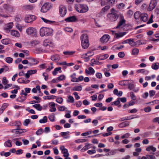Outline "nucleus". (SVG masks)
Segmentation results:
<instances>
[{"label": "nucleus", "mask_w": 159, "mask_h": 159, "mask_svg": "<svg viewBox=\"0 0 159 159\" xmlns=\"http://www.w3.org/2000/svg\"><path fill=\"white\" fill-rule=\"evenodd\" d=\"M82 48L84 49H87L89 45L88 36L87 34H82L80 37Z\"/></svg>", "instance_id": "f257e3e1"}, {"label": "nucleus", "mask_w": 159, "mask_h": 159, "mask_svg": "<svg viewBox=\"0 0 159 159\" xmlns=\"http://www.w3.org/2000/svg\"><path fill=\"white\" fill-rule=\"evenodd\" d=\"M53 30L50 28L42 27L40 30V35L41 36H48L52 35Z\"/></svg>", "instance_id": "f03ea898"}, {"label": "nucleus", "mask_w": 159, "mask_h": 159, "mask_svg": "<svg viewBox=\"0 0 159 159\" xmlns=\"http://www.w3.org/2000/svg\"><path fill=\"white\" fill-rule=\"evenodd\" d=\"M75 8L77 11L81 13H85L89 10V7L87 6L80 4H76Z\"/></svg>", "instance_id": "7ed1b4c3"}, {"label": "nucleus", "mask_w": 159, "mask_h": 159, "mask_svg": "<svg viewBox=\"0 0 159 159\" xmlns=\"http://www.w3.org/2000/svg\"><path fill=\"white\" fill-rule=\"evenodd\" d=\"M119 16L116 12H112L108 13L107 16V19L111 22L116 21Z\"/></svg>", "instance_id": "20e7f679"}, {"label": "nucleus", "mask_w": 159, "mask_h": 159, "mask_svg": "<svg viewBox=\"0 0 159 159\" xmlns=\"http://www.w3.org/2000/svg\"><path fill=\"white\" fill-rule=\"evenodd\" d=\"M26 33L32 37H36L37 35V31L33 27H30L26 30Z\"/></svg>", "instance_id": "39448f33"}, {"label": "nucleus", "mask_w": 159, "mask_h": 159, "mask_svg": "<svg viewBox=\"0 0 159 159\" xmlns=\"http://www.w3.org/2000/svg\"><path fill=\"white\" fill-rule=\"evenodd\" d=\"M120 21L118 22L117 25L116 26V29H119L120 27L125 24L126 20L124 19V16L122 15H121L119 16Z\"/></svg>", "instance_id": "423d86ee"}, {"label": "nucleus", "mask_w": 159, "mask_h": 159, "mask_svg": "<svg viewBox=\"0 0 159 159\" xmlns=\"http://www.w3.org/2000/svg\"><path fill=\"white\" fill-rule=\"evenodd\" d=\"M29 66H35L39 63V61L36 58H30L29 59Z\"/></svg>", "instance_id": "0eeeda50"}, {"label": "nucleus", "mask_w": 159, "mask_h": 159, "mask_svg": "<svg viewBox=\"0 0 159 159\" xmlns=\"http://www.w3.org/2000/svg\"><path fill=\"white\" fill-rule=\"evenodd\" d=\"M36 19L35 16L33 15H28L25 18V21L27 23H31Z\"/></svg>", "instance_id": "6e6552de"}, {"label": "nucleus", "mask_w": 159, "mask_h": 159, "mask_svg": "<svg viewBox=\"0 0 159 159\" xmlns=\"http://www.w3.org/2000/svg\"><path fill=\"white\" fill-rule=\"evenodd\" d=\"M59 8V13L62 16H64L66 13V7L63 5H60Z\"/></svg>", "instance_id": "1a4fd4ad"}, {"label": "nucleus", "mask_w": 159, "mask_h": 159, "mask_svg": "<svg viewBox=\"0 0 159 159\" xmlns=\"http://www.w3.org/2000/svg\"><path fill=\"white\" fill-rule=\"evenodd\" d=\"M156 5V1L155 0H151L148 9V11H152Z\"/></svg>", "instance_id": "9d476101"}, {"label": "nucleus", "mask_w": 159, "mask_h": 159, "mask_svg": "<svg viewBox=\"0 0 159 159\" xmlns=\"http://www.w3.org/2000/svg\"><path fill=\"white\" fill-rule=\"evenodd\" d=\"M34 4L27 5L23 6L22 8L23 10L26 11H30L33 10L35 7Z\"/></svg>", "instance_id": "9b49d317"}, {"label": "nucleus", "mask_w": 159, "mask_h": 159, "mask_svg": "<svg viewBox=\"0 0 159 159\" xmlns=\"http://www.w3.org/2000/svg\"><path fill=\"white\" fill-rule=\"evenodd\" d=\"M65 20L68 22H75L77 20V19L75 16H72L66 18Z\"/></svg>", "instance_id": "f8f14e48"}, {"label": "nucleus", "mask_w": 159, "mask_h": 159, "mask_svg": "<svg viewBox=\"0 0 159 159\" xmlns=\"http://www.w3.org/2000/svg\"><path fill=\"white\" fill-rule=\"evenodd\" d=\"M49 9L48 4L47 3H44L42 6L40 11L42 12L45 13L47 12Z\"/></svg>", "instance_id": "ddd939ff"}, {"label": "nucleus", "mask_w": 159, "mask_h": 159, "mask_svg": "<svg viewBox=\"0 0 159 159\" xmlns=\"http://www.w3.org/2000/svg\"><path fill=\"white\" fill-rule=\"evenodd\" d=\"M110 36L108 34H105L103 35L100 39V41L103 43H106L109 40Z\"/></svg>", "instance_id": "4468645a"}, {"label": "nucleus", "mask_w": 159, "mask_h": 159, "mask_svg": "<svg viewBox=\"0 0 159 159\" xmlns=\"http://www.w3.org/2000/svg\"><path fill=\"white\" fill-rule=\"evenodd\" d=\"M109 57L107 54L100 55L98 56L96 58L97 60H102L107 58Z\"/></svg>", "instance_id": "2eb2a0df"}, {"label": "nucleus", "mask_w": 159, "mask_h": 159, "mask_svg": "<svg viewBox=\"0 0 159 159\" xmlns=\"http://www.w3.org/2000/svg\"><path fill=\"white\" fill-rule=\"evenodd\" d=\"M148 15L147 14H142L140 15V20L143 22H146L148 20Z\"/></svg>", "instance_id": "dca6fc26"}, {"label": "nucleus", "mask_w": 159, "mask_h": 159, "mask_svg": "<svg viewBox=\"0 0 159 159\" xmlns=\"http://www.w3.org/2000/svg\"><path fill=\"white\" fill-rule=\"evenodd\" d=\"M110 7L109 5H107L103 8L100 12V13L101 15H103L105 12H107L110 8Z\"/></svg>", "instance_id": "f3484780"}, {"label": "nucleus", "mask_w": 159, "mask_h": 159, "mask_svg": "<svg viewBox=\"0 0 159 159\" xmlns=\"http://www.w3.org/2000/svg\"><path fill=\"white\" fill-rule=\"evenodd\" d=\"M60 57L59 55L56 54L52 56L51 59L53 61H58L60 59Z\"/></svg>", "instance_id": "a211bd4d"}, {"label": "nucleus", "mask_w": 159, "mask_h": 159, "mask_svg": "<svg viewBox=\"0 0 159 159\" xmlns=\"http://www.w3.org/2000/svg\"><path fill=\"white\" fill-rule=\"evenodd\" d=\"M11 34L14 36L19 37L20 36V34L19 32L16 30H12L10 32Z\"/></svg>", "instance_id": "6ab92c4d"}, {"label": "nucleus", "mask_w": 159, "mask_h": 159, "mask_svg": "<svg viewBox=\"0 0 159 159\" xmlns=\"http://www.w3.org/2000/svg\"><path fill=\"white\" fill-rule=\"evenodd\" d=\"M129 124V122L127 121H124L120 124L119 125V127L123 128L128 126Z\"/></svg>", "instance_id": "aec40b11"}, {"label": "nucleus", "mask_w": 159, "mask_h": 159, "mask_svg": "<svg viewBox=\"0 0 159 159\" xmlns=\"http://www.w3.org/2000/svg\"><path fill=\"white\" fill-rule=\"evenodd\" d=\"M20 121H16L14 122H12L10 125L12 126H16L17 127V129H18V128H20Z\"/></svg>", "instance_id": "412c9836"}, {"label": "nucleus", "mask_w": 159, "mask_h": 159, "mask_svg": "<svg viewBox=\"0 0 159 159\" xmlns=\"http://www.w3.org/2000/svg\"><path fill=\"white\" fill-rule=\"evenodd\" d=\"M57 71H59L60 73H61L62 71L61 70V67H58L56 68L52 72V74L53 75H55L57 74Z\"/></svg>", "instance_id": "4be33fe9"}, {"label": "nucleus", "mask_w": 159, "mask_h": 159, "mask_svg": "<svg viewBox=\"0 0 159 159\" xmlns=\"http://www.w3.org/2000/svg\"><path fill=\"white\" fill-rule=\"evenodd\" d=\"M32 107L39 111H41L42 108V107L40 106V104L38 103L33 105Z\"/></svg>", "instance_id": "5701e85b"}, {"label": "nucleus", "mask_w": 159, "mask_h": 159, "mask_svg": "<svg viewBox=\"0 0 159 159\" xmlns=\"http://www.w3.org/2000/svg\"><path fill=\"white\" fill-rule=\"evenodd\" d=\"M42 20L45 23L49 24H52L55 23V21H51L46 19L43 17H41Z\"/></svg>", "instance_id": "b1692460"}, {"label": "nucleus", "mask_w": 159, "mask_h": 159, "mask_svg": "<svg viewBox=\"0 0 159 159\" xmlns=\"http://www.w3.org/2000/svg\"><path fill=\"white\" fill-rule=\"evenodd\" d=\"M4 145L5 147L8 148H11L12 146L11 140L9 139L6 141L4 143Z\"/></svg>", "instance_id": "393cba45"}, {"label": "nucleus", "mask_w": 159, "mask_h": 159, "mask_svg": "<svg viewBox=\"0 0 159 159\" xmlns=\"http://www.w3.org/2000/svg\"><path fill=\"white\" fill-rule=\"evenodd\" d=\"M129 80H124L120 81L119 82V84L121 86H126L129 84Z\"/></svg>", "instance_id": "a878e982"}, {"label": "nucleus", "mask_w": 159, "mask_h": 159, "mask_svg": "<svg viewBox=\"0 0 159 159\" xmlns=\"http://www.w3.org/2000/svg\"><path fill=\"white\" fill-rule=\"evenodd\" d=\"M75 52V51H66L63 52V53L65 55L70 56L74 54Z\"/></svg>", "instance_id": "bb28decb"}, {"label": "nucleus", "mask_w": 159, "mask_h": 159, "mask_svg": "<svg viewBox=\"0 0 159 159\" xmlns=\"http://www.w3.org/2000/svg\"><path fill=\"white\" fill-rule=\"evenodd\" d=\"M152 68L155 70H157L159 68V63L157 62L153 63L151 66Z\"/></svg>", "instance_id": "cd10ccee"}, {"label": "nucleus", "mask_w": 159, "mask_h": 159, "mask_svg": "<svg viewBox=\"0 0 159 159\" xmlns=\"http://www.w3.org/2000/svg\"><path fill=\"white\" fill-rule=\"evenodd\" d=\"M26 97L25 96H21L18 97L16 101L20 102H23L25 101L26 99Z\"/></svg>", "instance_id": "c85d7f7f"}, {"label": "nucleus", "mask_w": 159, "mask_h": 159, "mask_svg": "<svg viewBox=\"0 0 159 159\" xmlns=\"http://www.w3.org/2000/svg\"><path fill=\"white\" fill-rule=\"evenodd\" d=\"M82 89V87L81 85L79 86H75L72 89L73 91H81Z\"/></svg>", "instance_id": "c756f323"}, {"label": "nucleus", "mask_w": 159, "mask_h": 159, "mask_svg": "<svg viewBox=\"0 0 159 159\" xmlns=\"http://www.w3.org/2000/svg\"><path fill=\"white\" fill-rule=\"evenodd\" d=\"M51 42L48 39L45 40L43 43V45L44 46L47 47L48 46H49L50 44H51Z\"/></svg>", "instance_id": "7c9ffc66"}, {"label": "nucleus", "mask_w": 159, "mask_h": 159, "mask_svg": "<svg viewBox=\"0 0 159 159\" xmlns=\"http://www.w3.org/2000/svg\"><path fill=\"white\" fill-rule=\"evenodd\" d=\"M137 72L138 73H142L144 75H146L148 73V71L144 69H141L138 70L137 71Z\"/></svg>", "instance_id": "2f4dec72"}, {"label": "nucleus", "mask_w": 159, "mask_h": 159, "mask_svg": "<svg viewBox=\"0 0 159 159\" xmlns=\"http://www.w3.org/2000/svg\"><path fill=\"white\" fill-rule=\"evenodd\" d=\"M128 43L132 47H134L136 45V42L134 41V39H129Z\"/></svg>", "instance_id": "473e14b6"}, {"label": "nucleus", "mask_w": 159, "mask_h": 159, "mask_svg": "<svg viewBox=\"0 0 159 159\" xmlns=\"http://www.w3.org/2000/svg\"><path fill=\"white\" fill-rule=\"evenodd\" d=\"M90 144L89 143H86L85 144V146L83 147V148L82 149V151L84 152L85 151L89 149L90 147Z\"/></svg>", "instance_id": "72a5a7b5"}, {"label": "nucleus", "mask_w": 159, "mask_h": 159, "mask_svg": "<svg viewBox=\"0 0 159 159\" xmlns=\"http://www.w3.org/2000/svg\"><path fill=\"white\" fill-rule=\"evenodd\" d=\"M7 9L10 12H12L14 11L15 8L13 6L9 5L7 6Z\"/></svg>", "instance_id": "f704fd0d"}, {"label": "nucleus", "mask_w": 159, "mask_h": 159, "mask_svg": "<svg viewBox=\"0 0 159 159\" xmlns=\"http://www.w3.org/2000/svg\"><path fill=\"white\" fill-rule=\"evenodd\" d=\"M62 153L64 154V157H68L69 156V153H68V150L66 148H65L62 150Z\"/></svg>", "instance_id": "c9c22d12"}, {"label": "nucleus", "mask_w": 159, "mask_h": 159, "mask_svg": "<svg viewBox=\"0 0 159 159\" xmlns=\"http://www.w3.org/2000/svg\"><path fill=\"white\" fill-rule=\"evenodd\" d=\"M98 61H96L95 59H92L91 60V62L92 64L96 65H101L102 64V62H99Z\"/></svg>", "instance_id": "e433bc0d"}, {"label": "nucleus", "mask_w": 159, "mask_h": 159, "mask_svg": "<svg viewBox=\"0 0 159 159\" xmlns=\"http://www.w3.org/2000/svg\"><path fill=\"white\" fill-rule=\"evenodd\" d=\"M47 117L46 116H44L43 119L39 120V122L40 123H45L47 122Z\"/></svg>", "instance_id": "4c0bfd02"}, {"label": "nucleus", "mask_w": 159, "mask_h": 159, "mask_svg": "<svg viewBox=\"0 0 159 159\" xmlns=\"http://www.w3.org/2000/svg\"><path fill=\"white\" fill-rule=\"evenodd\" d=\"M43 132V129L40 128L36 132V134L37 135H40L42 134Z\"/></svg>", "instance_id": "58836bf2"}, {"label": "nucleus", "mask_w": 159, "mask_h": 159, "mask_svg": "<svg viewBox=\"0 0 159 159\" xmlns=\"http://www.w3.org/2000/svg\"><path fill=\"white\" fill-rule=\"evenodd\" d=\"M69 100H67V102H68L73 103L74 102V98L72 96L70 95L68 97Z\"/></svg>", "instance_id": "ea45409f"}, {"label": "nucleus", "mask_w": 159, "mask_h": 159, "mask_svg": "<svg viewBox=\"0 0 159 159\" xmlns=\"http://www.w3.org/2000/svg\"><path fill=\"white\" fill-rule=\"evenodd\" d=\"M25 130H26L25 129H20V128H19L18 129L17 128L16 129V134H21L25 132Z\"/></svg>", "instance_id": "a19ab883"}, {"label": "nucleus", "mask_w": 159, "mask_h": 159, "mask_svg": "<svg viewBox=\"0 0 159 159\" xmlns=\"http://www.w3.org/2000/svg\"><path fill=\"white\" fill-rule=\"evenodd\" d=\"M2 43L4 44L7 45L9 43V41L7 39H2L1 40Z\"/></svg>", "instance_id": "79ce46f5"}, {"label": "nucleus", "mask_w": 159, "mask_h": 159, "mask_svg": "<svg viewBox=\"0 0 159 159\" xmlns=\"http://www.w3.org/2000/svg\"><path fill=\"white\" fill-rule=\"evenodd\" d=\"M87 140L85 139H78L75 141V142L77 143H84L87 141Z\"/></svg>", "instance_id": "37998d69"}, {"label": "nucleus", "mask_w": 159, "mask_h": 159, "mask_svg": "<svg viewBox=\"0 0 159 159\" xmlns=\"http://www.w3.org/2000/svg\"><path fill=\"white\" fill-rule=\"evenodd\" d=\"M120 103V101L119 100H118L117 98L116 101L111 102V104L112 105L117 106L118 105H119Z\"/></svg>", "instance_id": "c03bdc74"}, {"label": "nucleus", "mask_w": 159, "mask_h": 159, "mask_svg": "<svg viewBox=\"0 0 159 159\" xmlns=\"http://www.w3.org/2000/svg\"><path fill=\"white\" fill-rule=\"evenodd\" d=\"M13 60V58L11 57H7L6 58V61L8 63H12Z\"/></svg>", "instance_id": "a18cd8bd"}, {"label": "nucleus", "mask_w": 159, "mask_h": 159, "mask_svg": "<svg viewBox=\"0 0 159 159\" xmlns=\"http://www.w3.org/2000/svg\"><path fill=\"white\" fill-rule=\"evenodd\" d=\"M139 50L138 48L134 49L132 51V54L134 55H136L139 52Z\"/></svg>", "instance_id": "49530a36"}, {"label": "nucleus", "mask_w": 159, "mask_h": 159, "mask_svg": "<svg viewBox=\"0 0 159 159\" xmlns=\"http://www.w3.org/2000/svg\"><path fill=\"white\" fill-rule=\"evenodd\" d=\"M15 20L16 21H19L21 20V16L20 14H18L16 16Z\"/></svg>", "instance_id": "de8ad7c7"}, {"label": "nucleus", "mask_w": 159, "mask_h": 159, "mask_svg": "<svg viewBox=\"0 0 159 159\" xmlns=\"http://www.w3.org/2000/svg\"><path fill=\"white\" fill-rule=\"evenodd\" d=\"M143 110L146 112H149L151 111V108L150 106L144 107Z\"/></svg>", "instance_id": "09e8293b"}, {"label": "nucleus", "mask_w": 159, "mask_h": 159, "mask_svg": "<svg viewBox=\"0 0 159 159\" xmlns=\"http://www.w3.org/2000/svg\"><path fill=\"white\" fill-rule=\"evenodd\" d=\"M2 83L4 85H6L8 83V80L6 79V77H3L2 78Z\"/></svg>", "instance_id": "8fccbe9b"}, {"label": "nucleus", "mask_w": 159, "mask_h": 159, "mask_svg": "<svg viewBox=\"0 0 159 159\" xmlns=\"http://www.w3.org/2000/svg\"><path fill=\"white\" fill-rule=\"evenodd\" d=\"M70 133L69 131H67L66 132H61L60 133L61 135L63 136L65 138H67V137H65V136L68 134Z\"/></svg>", "instance_id": "3c124183"}, {"label": "nucleus", "mask_w": 159, "mask_h": 159, "mask_svg": "<svg viewBox=\"0 0 159 159\" xmlns=\"http://www.w3.org/2000/svg\"><path fill=\"white\" fill-rule=\"evenodd\" d=\"M30 120L29 119H25L23 123V125L25 126H27L30 123Z\"/></svg>", "instance_id": "603ef678"}, {"label": "nucleus", "mask_w": 159, "mask_h": 159, "mask_svg": "<svg viewBox=\"0 0 159 159\" xmlns=\"http://www.w3.org/2000/svg\"><path fill=\"white\" fill-rule=\"evenodd\" d=\"M140 15L138 12H136L134 14V17L135 19H138L140 17Z\"/></svg>", "instance_id": "864d4df0"}, {"label": "nucleus", "mask_w": 159, "mask_h": 159, "mask_svg": "<svg viewBox=\"0 0 159 159\" xmlns=\"http://www.w3.org/2000/svg\"><path fill=\"white\" fill-rule=\"evenodd\" d=\"M101 5L102 6H103L106 5L108 2V0H101Z\"/></svg>", "instance_id": "5fc2aeb1"}, {"label": "nucleus", "mask_w": 159, "mask_h": 159, "mask_svg": "<svg viewBox=\"0 0 159 159\" xmlns=\"http://www.w3.org/2000/svg\"><path fill=\"white\" fill-rule=\"evenodd\" d=\"M63 99L61 97L58 98L56 100V101L59 104H61L63 102Z\"/></svg>", "instance_id": "6e6d98bb"}, {"label": "nucleus", "mask_w": 159, "mask_h": 159, "mask_svg": "<svg viewBox=\"0 0 159 159\" xmlns=\"http://www.w3.org/2000/svg\"><path fill=\"white\" fill-rule=\"evenodd\" d=\"M28 72H29L30 74L31 75L36 73L37 72V70L36 69L34 70H28Z\"/></svg>", "instance_id": "4d7b16f0"}, {"label": "nucleus", "mask_w": 159, "mask_h": 159, "mask_svg": "<svg viewBox=\"0 0 159 159\" xmlns=\"http://www.w3.org/2000/svg\"><path fill=\"white\" fill-rule=\"evenodd\" d=\"M25 80V78H21L18 79L17 80V81L18 83H20L24 84Z\"/></svg>", "instance_id": "13d9d810"}, {"label": "nucleus", "mask_w": 159, "mask_h": 159, "mask_svg": "<svg viewBox=\"0 0 159 159\" xmlns=\"http://www.w3.org/2000/svg\"><path fill=\"white\" fill-rule=\"evenodd\" d=\"M130 134L129 133H127L121 136V138L122 139H124L125 138H128Z\"/></svg>", "instance_id": "bf43d9fd"}, {"label": "nucleus", "mask_w": 159, "mask_h": 159, "mask_svg": "<svg viewBox=\"0 0 159 159\" xmlns=\"http://www.w3.org/2000/svg\"><path fill=\"white\" fill-rule=\"evenodd\" d=\"M8 106V105L7 103H4L2 104V106L1 107V108L3 110H4Z\"/></svg>", "instance_id": "052dcab7"}, {"label": "nucleus", "mask_w": 159, "mask_h": 159, "mask_svg": "<svg viewBox=\"0 0 159 159\" xmlns=\"http://www.w3.org/2000/svg\"><path fill=\"white\" fill-rule=\"evenodd\" d=\"M66 79L65 76L63 75H61L57 77V79L59 80H63Z\"/></svg>", "instance_id": "680f3d73"}, {"label": "nucleus", "mask_w": 159, "mask_h": 159, "mask_svg": "<svg viewBox=\"0 0 159 159\" xmlns=\"http://www.w3.org/2000/svg\"><path fill=\"white\" fill-rule=\"evenodd\" d=\"M51 144H52L55 145H57L59 141L57 139H52V140Z\"/></svg>", "instance_id": "e2e57ef3"}, {"label": "nucleus", "mask_w": 159, "mask_h": 159, "mask_svg": "<svg viewBox=\"0 0 159 159\" xmlns=\"http://www.w3.org/2000/svg\"><path fill=\"white\" fill-rule=\"evenodd\" d=\"M128 84L127 85L128 86V89L131 90L134 87V85L132 84H131L129 82Z\"/></svg>", "instance_id": "0e129e2a"}, {"label": "nucleus", "mask_w": 159, "mask_h": 159, "mask_svg": "<svg viewBox=\"0 0 159 159\" xmlns=\"http://www.w3.org/2000/svg\"><path fill=\"white\" fill-rule=\"evenodd\" d=\"M118 151H119V150L118 149H115L112 150L110 152L111 155H114L116 153H117Z\"/></svg>", "instance_id": "69168bd1"}, {"label": "nucleus", "mask_w": 159, "mask_h": 159, "mask_svg": "<svg viewBox=\"0 0 159 159\" xmlns=\"http://www.w3.org/2000/svg\"><path fill=\"white\" fill-rule=\"evenodd\" d=\"M125 55L124 52H120L118 54V57L120 58H122L124 57Z\"/></svg>", "instance_id": "338daca9"}, {"label": "nucleus", "mask_w": 159, "mask_h": 159, "mask_svg": "<svg viewBox=\"0 0 159 159\" xmlns=\"http://www.w3.org/2000/svg\"><path fill=\"white\" fill-rule=\"evenodd\" d=\"M146 156L148 159H155L156 158L155 156L153 155H147Z\"/></svg>", "instance_id": "774afa93"}]
</instances>
